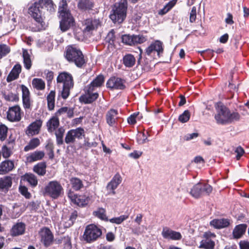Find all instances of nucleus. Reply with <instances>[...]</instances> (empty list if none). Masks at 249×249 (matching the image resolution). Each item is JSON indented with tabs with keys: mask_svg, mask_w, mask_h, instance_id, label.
I'll return each instance as SVG.
<instances>
[{
	"mask_svg": "<svg viewBox=\"0 0 249 249\" xmlns=\"http://www.w3.org/2000/svg\"><path fill=\"white\" fill-rule=\"evenodd\" d=\"M44 9L50 12L53 11V4L52 0H39L29 8V13L36 21L35 26L31 27L32 31L38 32L45 28V22L42 18Z\"/></svg>",
	"mask_w": 249,
	"mask_h": 249,
	"instance_id": "1",
	"label": "nucleus"
},
{
	"mask_svg": "<svg viewBox=\"0 0 249 249\" xmlns=\"http://www.w3.org/2000/svg\"><path fill=\"white\" fill-rule=\"evenodd\" d=\"M214 118L217 123L225 124L239 121L240 119V115L237 112H231L228 108L221 105L218 106L217 109V113L215 115Z\"/></svg>",
	"mask_w": 249,
	"mask_h": 249,
	"instance_id": "2",
	"label": "nucleus"
},
{
	"mask_svg": "<svg viewBox=\"0 0 249 249\" xmlns=\"http://www.w3.org/2000/svg\"><path fill=\"white\" fill-rule=\"evenodd\" d=\"M57 86L62 88L61 95L64 99H67L70 95V90L73 87L74 82L71 74L62 72L57 77Z\"/></svg>",
	"mask_w": 249,
	"mask_h": 249,
	"instance_id": "3",
	"label": "nucleus"
},
{
	"mask_svg": "<svg viewBox=\"0 0 249 249\" xmlns=\"http://www.w3.org/2000/svg\"><path fill=\"white\" fill-rule=\"evenodd\" d=\"M66 58L69 61L74 63L79 68H81L86 63L84 55L81 50L73 46L67 47Z\"/></svg>",
	"mask_w": 249,
	"mask_h": 249,
	"instance_id": "4",
	"label": "nucleus"
},
{
	"mask_svg": "<svg viewBox=\"0 0 249 249\" xmlns=\"http://www.w3.org/2000/svg\"><path fill=\"white\" fill-rule=\"evenodd\" d=\"M127 0H121L114 5L113 13L110 14V18L114 23H122L126 17L127 10Z\"/></svg>",
	"mask_w": 249,
	"mask_h": 249,
	"instance_id": "5",
	"label": "nucleus"
},
{
	"mask_svg": "<svg viewBox=\"0 0 249 249\" xmlns=\"http://www.w3.org/2000/svg\"><path fill=\"white\" fill-rule=\"evenodd\" d=\"M63 193V187L61 183L56 180L49 182L43 191V194L44 196H49L53 199L58 198Z\"/></svg>",
	"mask_w": 249,
	"mask_h": 249,
	"instance_id": "6",
	"label": "nucleus"
},
{
	"mask_svg": "<svg viewBox=\"0 0 249 249\" xmlns=\"http://www.w3.org/2000/svg\"><path fill=\"white\" fill-rule=\"evenodd\" d=\"M102 234V230L94 224L88 225L85 229L83 238L87 243H92L99 239Z\"/></svg>",
	"mask_w": 249,
	"mask_h": 249,
	"instance_id": "7",
	"label": "nucleus"
},
{
	"mask_svg": "<svg viewBox=\"0 0 249 249\" xmlns=\"http://www.w3.org/2000/svg\"><path fill=\"white\" fill-rule=\"evenodd\" d=\"M212 190V187L210 185L199 182L193 187L190 193L194 198H198L203 196L209 195Z\"/></svg>",
	"mask_w": 249,
	"mask_h": 249,
	"instance_id": "8",
	"label": "nucleus"
},
{
	"mask_svg": "<svg viewBox=\"0 0 249 249\" xmlns=\"http://www.w3.org/2000/svg\"><path fill=\"white\" fill-rule=\"evenodd\" d=\"M85 131L83 128L78 127L69 130L65 138V142L67 144L74 143L76 138L81 139L84 136Z\"/></svg>",
	"mask_w": 249,
	"mask_h": 249,
	"instance_id": "9",
	"label": "nucleus"
},
{
	"mask_svg": "<svg viewBox=\"0 0 249 249\" xmlns=\"http://www.w3.org/2000/svg\"><path fill=\"white\" fill-rule=\"evenodd\" d=\"M68 197L71 201L79 207L87 206L90 201V198L86 195H78L73 192H70L68 194Z\"/></svg>",
	"mask_w": 249,
	"mask_h": 249,
	"instance_id": "10",
	"label": "nucleus"
},
{
	"mask_svg": "<svg viewBox=\"0 0 249 249\" xmlns=\"http://www.w3.org/2000/svg\"><path fill=\"white\" fill-rule=\"evenodd\" d=\"M95 90H91L89 91V88L86 87L85 88V94H82L79 97V101L81 103L85 104H91L95 101L98 97L99 94L97 92H94Z\"/></svg>",
	"mask_w": 249,
	"mask_h": 249,
	"instance_id": "11",
	"label": "nucleus"
},
{
	"mask_svg": "<svg viewBox=\"0 0 249 249\" xmlns=\"http://www.w3.org/2000/svg\"><path fill=\"white\" fill-rule=\"evenodd\" d=\"M83 26H84V32L89 33L96 30L99 27H100L101 21L99 18H89L84 21Z\"/></svg>",
	"mask_w": 249,
	"mask_h": 249,
	"instance_id": "12",
	"label": "nucleus"
},
{
	"mask_svg": "<svg viewBox=\"0 0 249 249\" xmlns=\"http://www.w3.org/2000/svg\"><path fill=\"white\" fill-rule=\"evenodd\" d=\"M41 242L46 247L52 244L53 240V235L50 230L46 227L42 228L39 232Z\"/></svg>",
	"mask_w": 249,
	"mask_h": 249,
	"instance_id": "13",
	"label": "nucleus"
},
{
	"mask_svg": "<svg viewBox=\"0 0 249 249\" xmlns=\"http://www.w3.org/2000/svg\"><path fill=\"white\" fill-rule=\"evenodd\" d=\"M7 118L11 122H19L21 118V108L18 106L9 107L7 112Z\"/></svg>",
	"mask_w": 249,
	"mask_h": 249,
	"instance_id": "14",
	"label": "nucleus"
},
{
	"mask_svg": "<svg viewBox=\"0 0 249 249\" xmlns=\"http://www.w3.org/2000/svg\"><path fill=\"white\" fill-rule=\"evenodd\" d=\"M61 20L60 21V28L63 32L69 30L73 26L74 19L71 13L66 14L64 16H60Z\"/></svg>",
	"mask_w": 249,
	"mask_h": 249,
	"instance_id": "15",
	"label": "nucleus"
},
{
	"mask_svg": "<svg viewBox=\"0 0 249 249\" xmlns=\"http://www.w3.org/2000/svg\"><path fill=\"white\" fill-rule=\"evenodd\" d=\"M42 125V121L41 120H36L27 127L25 131L26 134L28 136H33L38 134Z\"/></svg>",
	"mask_w": 249,
	"mask_h": 249,
	"instance_id": "16",
	"label": "nucleus"
},
{
	"mask_svg": "<svg viewBox=\"0 0 249 249\" xmlns=\"http://www.w3.org/2000/svg\"><path fill=\"white\" fill-rule=\"evenodd\" d=\"M122 178L120 175L118 173L116 174L108 183L107 186V189L108 191L109 195H115L116 192L115 190L118 187V185L122 182Z\"/></svg>",
	"mask_w": 249,
	"mask_h": 249,
	"instance_id": "17",
	"label": "nucleus"
},
{
	"mask_svg": "<svg viewBox=\"0 0 249 249\" xmlns=\"http://www.w3.org/2000/svg\"><path fill=\"white\" fill-rule=\"evenodd\" d=\"M107 86L108 88L117 89H124L125 88L124 81L116 77H111L107 81Z\"/></svg>",
	"mask_w": 249,
	"mask_h": 249,
	"instance_id": "18",
	"label": "nucleus"
},
{
	"mask_svg": "<svg viewBox=\"0 0 249 249\" xmlns=\"http://www.w3.org/2000/svg\"><path fill=\"white\" fill-rule=\"evenodd\" d=\"M161 234L164 238L173 240H178L182 238L180 232L173 231L168 227L163 228Z\"/></svg>",
	"mask_w": 249,
	"mask_h": 249,
	"instance_id": "19",
	"label": "nucleus"
},
{
	"mask_svg": "<svg viewBox=\"0 0 249 249\" xmlns=\"http://www.w3.org/2000/svg\"><path fill=\"white\" fill-rule=\"evenodd\" d=\"M204 236L206 238L200 242L199 247L205 249H213L215 244L209 237H215V234L214 233L206 232Z\"/></svg>",
	"mask_w": 249,
	"mask_h": 249,
	"instance_id": "20",
	"label": "nucleus"
},
{
	"mask_svg": "<svg viewBox=\"0 0 249 249\" xmlns=\"http://www.w3.org/2000/svg\"><path fill=\"white\" fill-rule=\"evenodd\" d=\"M163 50L162 42L160 41L157 40L151 44V45L146 48L145 53L148 55H150L153 52H156L159 56L161 53H162Z\"/></svg>",
	"mask_w": 249,
	"mask_h": 249,
	"instance_id": "21",
	"label": "nucleus"
},
{
	"mask_svg": "<svg viewBox=\"0 0 249 249\" xmlns=\"http://www.w3.org/2000/svg\"><path fill=\"white\" fill-rule=\"evenodd\" d=\"M26 225L23 222H18L14 224L10 230V234L12 236H18L24 233Z\"/></svg>",
	"mask_w": 249,
	"mask_h": 249,
	"instance_id": "22",
	"label": "nucleus"
},
{
	"mask_svg": "<svg viewBox=\"0 0 249 249\" xmlns=\"http://www.w3.org/2000/svg\"><path fill=\"white\" fill-rule=\"evenodd\" d=\"M105 82V77L103 75H98L91 83L87 87L89 88V91L91 90H96L98 88L102 87Z\"/></svg>",
	"mask_w": 249,
	"mask_h": 249,
	"instance_id": "23",
	"label": "nucleus"
},
{
	"mask_svg": "<svg viewBox=\"0 0 249 249\" xmlns=\"http://www.w3.org/2000/svg\"><path fill=\"white\" fill-rule=\"evenodd\" d=\"M59 125V120L57 116L51 118L46 123L47 130L49 133H53Z\"/></svg>",
	"mask_w": 249,
	"mask_h": 249,
	"instance_id": "24",
	"label": "nucleus"
},
{
	"mask_svg": "<svg viewBox=\"0 0 249 249\" xmlns=\"http://www.w3.org/2000/svg\"><path fill=\"white\" fill-rule=\"evenodd\" d=\"M230 220L228 219H214L210 222L211 226L216 229H222L228 227L230 225Z\"/></svg>",
	"mask_w": 249,
	"mask_h": 249,
	"instance_id": "25",
	"label": "nucleus"
},
{
	"mask_svg": "<svg viewBox=\"0 0 249 249\" xmlns=\"http://www.w3.org/2000/svg\"><path fill=\"white\" fill-rule=\"evenodd\" d=\"M21 71V67L20 64H17L14 66L12 71L7 77V81L8 82H11L14 80L17 79L19 73Z\"/></svg>",
	"mask_w": 249,
	"mask_h": 249,
	"instance_id": "26",
	"label": "nucleus"
},
{
	"mask_svg": "<svg viewBox=\"0 0 249 249\" xmlns=\"http://www.w3.org/2000/svg\"><path fill=\"white\" fill-rule=\"evenodd\" d=\"M14 167V162L10 160H5L0 164V174L3 175L12 171Z\"/></svg>",
	"mask_w": 249,
	"mask_h": 249,
	"instance_id": "27",
	"label": "nucleus"
},
{
	"mask_svg": "<svg viewBox=\"0 0 249 249\" xmlns=\"http://www.w3.org/2000/svg\"><path fill=\"white\" fill-rule=\"evenodd\" d=\"M12 178L10 176H4L0 178V191H7L11 187Z\"/></svg>",
	"mask_w": 249,
	"mask_h": 249,
	"instance_id": "28",
	"label": "nucleus"
},
{
	"mask_svg": "<svg viewBox=\"0 0 249 249\" xmlns=\"http://www.w3.org/2000/svg\"><path fill=\"white\" fill-rule=\"evenodd\" d=\"M118 111L114 109H110L106 114L107 123L110 126H112L118 118Z\"/></svg>",
	"mask_w": 249,
	"mask_h": 249,
	"instance_id": "29",
	"label": "nucleus"
},
{
	"mask_svg": "<svg viewBox=\"0 0 249 249\" xmlns=\"http://www.w3.org/2000/svg\"><path fill=\"white\" fill-rule=\"evenodd\" d=\"M14 143L15 141L14 140H11L9 141L6 144L2 146L1 152L4 158H7L11 155Z\"/></svg>",
	"mask_w": 249,
	"mask_h": 249,
	"instance_id": "30",
	"label": "nucleus"
},
{
	"mask_svg": "<svg viewBox=\"0 0 249 249\" xmlns=\"http://www.w3.org/2000/svg\"><path fill=\"white\" fill-rule=\"evenodd\" d=\"M77 217V212L75 211L73 212L71 215L68 217H62L63 225L65 228H68L71 226Z\"/></svg>",
	"mask_w": 249,
	"mask_h": 249,
	"instance_id": "31",
	"label": "nucleus"
},
{
	"mask_svg": "<svg viewBox=\"0 0 249 249\" xmlns=\"http://www.w3.org/2000/svg\"><path fill=\"white\" fill-rule=\"evenodd\" d=\"M247 226L246 224H242L237 225L233 230L232 235L234 238H240L246 232Z\"/></svg>",
	"mask_w": 249,
	"mask_h": 249,
	"instance_id": "32",
	"label": "nucleus"
},
{
	"mask_svg": "<svg viewBox=\"0 0 249 249\" xmlns=\"http://www.w3.org/2000/svg\"><path fill=\"white\" fill-rule=\"evenodd\" d=\"M77 7L79 9L85 11L91 9L93 3L90 0H78Z\"/></svg>",
	"mask_w": 249,
	"mask_h": 249,
	"instance_id": "33",
	"label": "nucleus"
},
{
	"mask_svg": "<svg viewBox=\"0 0 249 249\" xmlns=\"http://www.w3.org/2000/svg\"><path fill=\"white\" fill-rule=\"evenodd\" d=\"M123 64L128 68L132 67L135 64L136 59L131 54H127L123 57Z\"/></svg>",
	"mask_w": 249,
	"mask_h": 249,
	"instance_id": "34",
	"label": "nucleus"
},
{
	"mask_svg": "<svg viewBox=\"0 0 249 249\" xmlns=\"http://www.w3.org/2000/svg\"><path fill=\"white\" fill-rule=\"evenodd\" d=\"M93 215L102 220L105 221L108 220L106 214V211L103 208H98L93 212Z\"/></svg>",
	"mask_w": 249,
	"mask_h": 249,
	"instance_id": "35",
	"label": "nucleus"
},
{
	"mask_svg": "<svg viewBox=\"0 0 249 249\" xmlns=\"http://www.w3.org/2000/svg\"><path fill=\"white\" fill-rule=\"evenodd\" d=\"M65 132V129L63 127H59L55 130V135L56 136V143L58 145L64 143L63 137Z\"/></svg>",
	"mask_w": 249,
	"mask_h": 249,
	"instance_id": "36",
	"label": "nucleus"
},
{
	"mask_svg": "<svg viewBox=\"0 0 249 249\" xmlns=\"http://www.w3.org/2000/svg\"><path fill=\"white\" fill-rule=\"evenodd\" d=\"M46 164L45 162H41L35 165L33 170L39 176H44L46 174Z\"/></svg>",
	"mask_w": 249,
	"mask_h": 249,
	"instance_id": "37",
	"label": "nucleus"
},
{
	"mask_svg": "<svg viewBox=\"0 0 249 249\" xmlns=\"http://www.w3.org/2000/svg\"><path fill=\"white\" fill-rule=\"evenodd\" d=\"M44 156V153L41 151H36L32 153L27 157V160L29 162H33L41 160Z\"/></svg>",
	"mask_w": 249,
	"mask_h": 249,
	"instance_id": "38",
	"label": "nucleus"
},
{
	"mask_svg": "<svg viewBox=\"0 0 249 249\" xmlns=\"http://www.w3.org/2000/svg\"><path fill=\"white\" fill-rule=\"evenodd\" d=\"M40 142L37 138L31 139L28 144L25 146L24 150L26 152L33 150L39 145Z\"/></svg>",
	"mask_w": 249,
	"mask_h": 249,
	"instance_id": "39",
	"label": "nucleus"
},
{
	"mask_svg": "<svg viewBox=\"0 0 249 249\" xmlns=\"http://www.w3.org/2000/svg\"><path fill=\"white\" fill-rule=\"evenodd\" d=\"M55 92L51 90L47 96V105L49 110H52L54 109L55 104Z\"/></svg>",
	"mask_w": 249,
	"mask_h": 249,
	"instance_id": "40",
	"label": "nucleus"
},
{
	"mask_svg": "<svg viewBox=\"0 0 249 249\" xmlns=\"http://www.w3.org/2000/svg\"><path fill=\"white\" fill-rule=\"evenodd\" d=\"M22 53L24 67L27 70H29L32 66L30 55L28 51L25 49H23Z\"/></svg>",
	"mask_w": 249,
	"mask_h": 249,
	"instance_id": "41",
	"label": "nucleus"
},
{
	"mask_svg": "<svg viewBox=\"0 0 249 249\" xmlns=\"http://www.w3.org/2000/svg\"><path fill=\"white\" fill-rule=\"evenodd\" d=\"M70 182L72 188L75 191H79L84 187L82 181L77 178H72Z\"/></svg>",
	"mask_w": 249,
	"mask_h": 249,
	"instance_id": "42",
	"label": "nucleus"
},
{
	"mask_svg": "<svg viewBox=\"0 0 249 249\" xmlns=\"http://www.w3.org/2000/svg\"><path fill=\"white\" fill-rule=\"evenodd\" d=\"M34 89L38 90H43L45 88V82L40 78H34L32 82Z\"/></svg>",
	"mask_w": 249,
	"mask_h": 249,
	"instance_id": "43",
	"label": "nucleus"
},
{
	"mask_svg": "<svg viewBox=\"0 0 249 249\" xmlns=\"http://www.w3.org/2000/svg\"><path fill=\"white\" fill-rule=\"evenodd\" d=\"M58 12L60 16H64L66 14L70 13L68 9V5L66 0H62L59 3Z\"/></svg>",
	"mask_w": 249,
	"mask_h": 249,
	"instance_id": "44",
	"label": "nucleus"
},
{
	"mask_svg": "<svg viewBox=\"0 0 249 249\" xmlns=\"http://www.w3.org/2000/svg\"><path fill=\"white\" fill-rule=\"evenodd\" d=\"M24 179L27 181L33 187L37 185L38 181L36 177L33 174H26L24 176Z\"/></svg>",
	"mask_w": 249,
	"mask_h": 249,
	"instance_id": "45",
	"label": "nucleus"
},
{
	"mask_svg": "<svg viewBox=\"0 0 249 249\" xmlns=\"http://www.w3.org/2000/svg\"><path fill=\"white\" fill-rule=\"evenodd\" d=\"M177 1V0H172L169 1L164 7L159 12V14L160 15L165 14L176 4Z\"/></svg>",
	"mask_w": 249,
	"mask_h": 249,
	"instance_id": "46",
	"label": "nucleus"
},
{
	"mask_svg": "<svg viewBox=\"0 0 249 249\" xmlns=\"http://www.w3.org/2000/svg\"><path fill=\"white\" fill-rule=\"evenodd\" d=\"M190 111L188 110H186L179 116L178 121L182 123H186L190 119Z\"/></svg>",
	"mask_w": 249,
	"mask_h": 249,
	"instance_id": "47",
	"label": "nucleus"
},
{
	"mask_svg": "<svg viewBox=\"0 0 249 249\" xmlns=\"http://www.w3.org/2000/svg\"><path fill=\"white\" fill-rule=\"evenodd\" d=\"M128 218V215H122L119 217H114L109 220V222L112 223H115L116 224H120L123 221L125 220Z\"/></svg>",
	"mask_w": 249,
	"mask_h": 249,
	"instance_id": "48",
	"label": "nucleus"
},
{
	"mask_svg": "<svg viewBox=\"0 0 249 249\" xmlns=\"http://www.w3.org/2000/svg\"><path fill=\"white\" fill-rule=\"evenodd\" d=\"M122 42L128 45H133V35H124L122 37Z\"/></svg>",
	"mask_w": 249,
	"mask_h": 249,
	"instance_id": "49",
	"label": "nucleus"
},
{
	"mask_svg": "<svg viewBox=\"0 0 249 249\" xmlns=\"http://www.w3.org/2000/svg\"><path fill=\"white\" fill-rule=\"evenodd\" d=\"M10 52V47L6 44H0V59Z\"/></svg>",
	"mask_w": 249,
	"mask_h": 249,
	"instance_id": "50",
	"label": "nucleus"
},
{
	"mask_svg": "<svg viewBox=\"0 0 249 249\" xmlns=\"http://www.w3.org/2000/svg\"><path fill=\"white\" fill-rule=\"evenodd\" d=\"M8 128L4 124H0V140L4 141L7 137Z\"/></svg>",
	"mask_w": 249,
	"mask_h": 249,
	"instance_id": "51",
	"label": "nucleus"
},
{
	"mask_svg": "<svg viewBox=\"0 0 249 249\" xmlns=\"http://www.w3.org/2000/svg\"><path fill=\"white\" fill-rule=\"evenodd\" d=\"M134 45L145 42L147 38L143 35H133Z\"/></svg>",
	"mask_w": 249,
	"mask_h": 249,
	"instance_id": "52",
	"label": "nucleus"
},
{
	"mask_svg": "<svg viewBox=\"0 0 249 249\" xmlns=\"http://www.w3.org/2000/svg\"><path fill=\"white\" fill-rule=\"evenodd\" d=\"M62 242V244L64 246V249H71V238L67 236H64L62 237V240H61Z\"/></svg>",
	"mask_w": 249,
	"mask_h": 249,
	"instance_id": "53",
	"label": "nucleus"
},
{
	"mask_svg": "<svg viewBox=\"0 0 249 249\" xmlns=\"http://www.w3.org/2000/svg\"><path fill=\"white\" fill-rule=\"evenodd\" d=\"M22 103L24 108L26 109H31L33 101L31 97L22 98Z\"/></svg>",
	"mask_w": 249,
	"mask_h": 249,
	"instance_id": "54",
	"label": "nucleus"
},
{
	"mask_svg": "<svg viewBox=\"0 0 249 249\" xmlns=\"http://www.w3.org/2000/svg\"><path fill=\"white\" fill-rule=\"evenodd\" d=\"M115 39V36L114 35V32L113 30H112L108 33L106 37V41L108 42L109 45H112L114 44Z\"/></svg>",
	"mask_w": 249,
	"mask_h": 249,
	"instance_id": "55",
	"label": "nucleus"
},
{
	"mask_svg": "<svg viewBox=\"0 0 249 249\" xmlns=\"http://www.w3.org/2000/svg\"><path fill=\"white\" fill-rule=\"evenodd\" d=\"M20 193L26 198H30L31 196V194L28 192V189L24 186H20L19 187Z\"/></svg>",
	"mask_w": 249,
	"mask_h": 249,
	"instance_id": "56",
	"label": "nucleus"
},
{
	"mask_svg": "<svg viewBox=\"0 0 249 249\" xmlns=\"http://www.w3.org/2000/svg\"><path fill=\"white\" fill-rule=\"evenodd\" d=\"M4 97L6 101L10 102L17 101L18 99L17 95L13 93H9L7 94H4Z\"/></svg>",
	"mask_w": 249,
	"mask_h": 249,
	"instance_id": "57",
	"label": "nucleus"
},
{
	"mask_svg": "<svg viewBox=\"0 0 249 249\" xmlns=\"http://www.w3.org/2000/svg\"><path fill=\"white\" fill-rule=\"evenodd\" d=\"M139 113H135L129 116L127 119L128 123L130 124H134L136 123L137 119H139Z\"/></svg>",
	"mask_w": 249,
	"mask_h": 249,
	"instance_id": "58",
	"label": "nucleus"
},
{
	"mask_svg": "<svg viewBox=\"0 0 249 249\" xmlns=\"http://www.w3.org/2000/svg\"><path fill=\"white\" fill-rule=\"evenodd\" d=\"M22 90V98L31 97L30 92L28 88L24 85L20 86Z\"/></svg>",
	"mask_w": 249,
	"mask_h": 249,
	"instance_id": "59",
	"label": "nucleus"
},
{
	"mask_svg": "<svg viewBox=\"0 0 249 249\" xmlns=\"http://www.w3.org/2000/svg\"><path fill=\"white\" fill-rule=\"evenodd\" d=\"M235 153L236 154V160H239L245 153V150L241 146H239L236 148L235 150Z\"/></svg>",
	"mask_w": 249,
	"mask_h": 249,
	"instance_id": "60",
	"label": "nucleus"
},
{
	"mask_svg": "<svg viewBox=\"0 0 249 249\" xmlns=\"http://www.w3.org/2000/svg\"><path fill=\"white\" fill-rule=\"evenodd\" d=\"M137 141L140 144H143L147 141V137L144 133H139L137 135Z\"/></svg>",
	"mask_w": 249,
	"mask_h": 249,
	"instance_id": "61",
	"label": "nucleus"
},
{
	"mask_svg": "<svg viewBox=\"0 0 249 249\" xmlns=\"http://www.w3.org/2000/svg\"><path fill=\"white\" fill-rule=\"evenodd\" d=\"M196 8L195 6H193L190 14V21L192 23L194 22L196 20Z\"/></svg>",
	"mask_w": 249,
	"mask_h": 249,
	"instance_id": "62",
	"label": "nucleus"
},
{
	"mask_svg": "<svg viewBox=\"0 0 249 249\" xmlns=\"http://www.w3.org/2000/svg\"><path fill=\"white\" fill-rule=\"evenodd\" d=\"M198 136V133H197L188 134L184 136V139L185 141H188L193 140L194 138H197Z\"/></svg>",
	"mask_w": 249,
	"mask_h": 249,
	"instance_id": "63",
	"label": "nucleus"
},
{
	"mask_svg": "<svg viewBox=\"0 0 249 249\" xmlns=\"http://www.w3.org/2000/svg\"><path fill=\"white\" fill-rule=\"evenodd\" d=\"M240 249H249V242L245 240H242L239 242Z\"/></svg>",
	"mask_w": 249,
	"mask_h": 249,
	"instance_id": "64",
	"label": "nucleus"
}]
</instances>
